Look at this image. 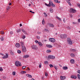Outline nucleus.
Listing matches in <instances>:
<instances>
[{
    "label": "nucleus",
    "instance_id": "49530a36",
    "mask_svg": "<svg viewBox=\"0 0 80 80\" xmlns=\"http://www.w3.org/2000/svg\"><path fill=\"white\" fill-rule=\"evenodd\" d=\"M13 32L12 31H11L10 32V34H13Z\"/></svg>",
    "mask_w": 80,
    "mask_h": 80
},
{
    "label": "nucleus",
    "instance_id": "f3484780",
    "mask_svg": "<svg viewBox=\"0 0 80 80\" xmlns=\"http://www.w3.org/2000/svg\"><path fill=\"white\" fill-rule=\"evenodd\" d=\"M70 62L71 63H72V64H73V63H75V61H74V60L73 59H71L70 60Z\"/></svg>",
    "mask_w": 80,
    "mask_h": 80
},
{
    "label": "nucleus",
    "instance_id": "9d476101",
    "mask_svg": "<svg viewBox=\"0 0 80 80\" xmlns=\"http://www.w3.org/2000/svg\"><path fill=\"white\" fill-rule=\"evenodd\" d=\"M32 49H34V50H35L36 49H37V47L36 46L33 45L32 46Z\"/></svg>",
    "mask_w": 80,
    "mask_h": 80
},
{
    "label": "nucleus",
    "instance_id": "e2e57ef3",
    "mask_svg": "<svg viewBox=\"0 0 80 80\" xmlns=\"http://www.w3.org/2000/svg\"><path fill=\"white\" fill-rule=\"evenodd\" d=\"M59 67H62V65H60V64H59Z\"/></svg>",
    "mask_w": 80,
    "mask_h": 80
},
{
    "label": "nucleus",
    "instance_id": "f03ea898",
    "mask_svg": "<svg viewBox=\"0 0 80 80\" xmlns=\"http://www.w3.org/2000/svg\"><path fill=\"white\" fill-rule=\"evenodd\" d=\"M60 38H62V39H65V38H67V35L66 34H61L60 35Z\"/></svg>",
    "mask_w": 80,
    "mask_h": 80
},
{
    "label": "nucleus",
    "instance_id": "c756f323",
    "mask_svg": "<svg viewBox=\"0 0 80 80\" xmlns=\"http://www.w3.org/2000/svg\"><path fill=\"white\" fill-rule=\"evenodd\" d=\"M55 58V57L54 56H52L51 57V59H54V58Z\"/></svg>",
    "mask_w": 80,
    "mask_h": 80
},
{
    "label": "nucleus",
    "instance_id": "5701e85b",
    "mask_svg": "<svg viewBox=\"0 0 80 80\" xmlns=\"http://www.w3.org/2000/svg\"><path fill=\"white\" fill-rule=\"evenodd\" d=\"M26 73V72L24 71H22L21 72V73L22 74H23V73Z\"/></svg>",
    "mask_w": 80,
    "mask_h": 80
},
{
    "label": "nucleus",
    "instance_id": "052dcab7",
    "mask_svg": "<svg viewBox=\"0 0 80 80\" xmlns=\"http://www.w3.org/2000/svg\"><path fill=\"white\" fill-rule=\"evenodd\" d=\"M9 5H10H10H12V3H10L9 4Z\"/></svg>",
    "mask_w": 80,
    "mask_h": 80
},
{
    "label": "nucleus",
    "instance_id": "680f3d73",
    "mask_svg": "<svg viewBox=\"0 0 80 80\" xmlns=\"http://www.w3.org/2000/svg\"><path fill=\"white\" fill-rule=\"evenodd\" d=\"M22 24H20V27H22Z\"/></svg>",
    "mask_w": 80,
    "mask_h": 80
},
{
    "label": "nucleus",
    "instance_id": "6e6d98bb",
    "mask_svg": "<svg viewBox=\"0 0 80 80\" xmlns=\"http://www.w3.org/2000/svg\"><path fill=\"white\" fill-rule=\"evenodd\" d=\"M78 73H80V70H78Z\"/></svg>",
    "mask_w": 80,
    "mask_h": 80
},
{
    "label": "nucleus",
    "instance_id": "13d9d810",
    "mask_svg": "<svg viewBox=\"0 0 80 80\" xmlns=\"http://www.w3.org/2000/svg\"><path fill=\"white\" fill-rule=\"evenodd\" d=\"M42 65H40L39 66V68H41V67Z\"/></svg>",
    "mask_w": 80,
    "mask_h": 80
},
{
    "label": "nucleus",
    "instance_id": "5fc2aeb1",
    "mask_svg": "<svg viewBox=\"0 0 80 80\" xmlns=\"http://www.w3.org/2000/svg\"><path fill=\"white\" fill-rule=\"evenodd\" d=\"M52 56H48V58H52Z\"/></svg>",
    "mask_w": 80,
    "mask_h": 80
},
{
    "label": "nucleus",
    "instance_id": "72a5a7b5",
    "mask_svg": "<svg viewBox=\"0 0 80 80\" xmlns=\"http://www.w3.org/2000/svg\"><path fill=\"white\" fill-rule=\"evenodd\" d=\"M0 71L2 72L3 71V69L2 67H0Z\"/></svg>",
    "mask_w": 80,
    "mask_h": 80
},
{
    "label": "nucleus",
    "instance_id": "603ef678",
    "mask_svg": "<svg viewBox=\"0 0 80 80\" xmlns=\"http://www.w3.org/2000/svg\"><path fill=\"white\" fill-rule=\"evenodd\" d=\"M38 34H41L42 33V32H38Z\"/></svg>",
    "mask_w": 80,
    "mask_h": 80
},
{
    "label": "nucleus",
    "instance_id": "bb28decb",
    "mask_svg": "<svg viewBox=\"0 0 80 80\" xmlns=\"http://www.w3.org/2000/svg\"><path fill=\"white\" fill-rule=\"evenodd\" d=\"M48 61H46L44 62V64L45 65H47V64H48Z\"/></svg>",
    "mask_w": 80,
    "mask_h": 80
},
{
    "label": "nucleus",
    "instance_id": "69168bd1",
    "mask_svg": "<svg viewBox=\"0 0 80 80\" xmlns=\"http://www.w3.org/2000/svg\"><path fill=\"white\" fill-rule=\"evenodd\" d=\"M78 7H79V8H80V4H79L78 5Z\"/></svg>",
    "mask_w": 80,
    "mask_h": 80
},
{
    "label": "nucleus",
    "instance_id": "7ed1b4c3",
    "mask_svg": "<svg viewBox=\"0 0 80 80\" xmlns=\"http://www.w3.org/2000/svg\"><path fill=\"white\" fill-rule=\"evenodd\" d=\"M15 64L16 66L17 67H21V66H22V64L21 63L18 61H17L15 62Z\"/></svg>",
    "mask_w": 80,
    "mask_h": 80
},
{
    "label": "nucleus",
    "instance_id": "6ab92c4d",
    "mask_svg": "<svg viewBox=\"0 0 80 80\" xmlns=\"http://www.w3.org/2000/svg\"><path fill=\"white\" fill-rule=\"evenodd\" d=\"M50 11L51 13H53V10L52 8H50Z\"/></svg>",
    "mask_w": 80,
    "mask_h": 80
},
{
    "label": "nucleus",
    "instance_id": "a878e982",
    "mask_svg": "<svg viewBox=\"0 0 80 80\" xmlns=\"http://www.w3.org/2000/svg\"><path fill=\"white\" fill-rule=\"evenodd\" d=\"M0 34L3 35V34H4V32H3V31H0Z\"/></svg>",
    "mask_w": 80,
    "mask_h": 80
},
{
    "label": "nucleus",
    "instance_id": "ea45409f",
    "mask_svg": "<svg viewBox=\"0 0 80 80\" xmlns=\"http://www.w3.org/2000/svg\"><path fill=\"white\" fill-rule=\"evenodd\" d=\"M78 77L79 79H80V75L79 74H78Z\"/></svg>",
    "mask_w": 80,
    "mask_h": 80
},
{
    "label": "nucleus",
    "instance_id": "bf43d9fd",
    "mask_svg": "<svg viewBox=\"0 0 80 80\" xmlns=\"http://www.w3.org/2000/svg\"><path fill=\"white\" fill-rule=\"evenodd\" d=\"M28 70H30V69L29 68H28Z\"/></svg>",
    "mask_w": 80,
    "mask_h": 80
},
{
    "label": "nucleus",
    "instance_id": "f704fd0d",
    "mask_svg": "<svg viewBox=\"0 0 80 80\" xmlns=\"http://www.w3.org/2000/svg\"><path fill=\"white\" fill-rule=\"evenodd\" d=\"M67 2H68V4L69 5H70V6H72V4H71V3H70V2L68 1Z\"/></svg>",
    "mask_w": 80,
    "mask_h": 80
},
{
    "label": "nucleus",
    "instance_id": "4468645a",
    "mask_svg": "<svg viewBox=\"0 0 80 80\" xmlns=\"http://www.w3.org/2000/svg\"><path fill=\"white\" fill-rule=\"evenodd\" d=\"M38 44L39 45V47H42V46L43 45V44L42 43V42H39Z\"/></svg>",
    "mask_w": 80,
    "mask_h": 80
},
{
    "label": "nucleus",
    "instance_id": "79ce46f5",
    "mask_svg": "<svg viewBox=\"0 0 80 80\" xmlns=\"http://www.w3.org/2000/svg\"><path fill=\"white\" fill-rule=\"evenodd\" d=\"M29 12H31V13H35L34 12H33L32 11L30 10L29 11Z\"/></svg>",
    "mask_w": 80,
    "mask_h": 80
},
{
    "label": "nucleus",
    "instance_id": "c85d7f7f",
    "mask_svg": "<svg viewBox=\"0 0 80 80\" xmlns=\"http://www.w3.org/2000/svg\"><path fill=\"white\" fill-rule=\"evenodd\" d=\"M42 24L43 25H44L45 24V20L44 19H43L42 21Z\"/></svg>",
    "mask_w": 80,
    "mask_h": 80
},
{
    "label": "nucleus",
    "instance_id": "0eeeda50",
    "mask_svg": "<svg viewBox=\"0 0 80 80\" xmlns=\"http://www.w3.org/2000/svg\"><path fill=\"white\" fill-rule=\"evenodd\" d=\"M49 40L52 42H55V39L53 38H50Z\"/></svg>",
    "mask_w": 80,
    "mask_h": 80
},
{
    "label": "nucleus",
    "instance_id": "6e6552de",
    "mask_svg": "<svg viewBox=\"0 0 80 80\" xmlns=\"http://www.w3.org/2000/svg\"><path fill=\"white\" fill-rule=\"evenodd\" d=\"M8 57V54L6 53V55L2 57L3 59H5V58H7Z\"/></svg>",
    "mask_w": 80,
    "mask_h": 80
},
{
    "label": "nucleus",
    "instance_id": "a18cd8bd",
    "mask_svg": "<svg viewBox=\"0 0 80 80\" xmlns=\"http://www.w3.org/2000/svg\"><path fill=\"white\" fill-rule=\"evenodd\" d=\"M45 75L46 76V77H48V73H45Z\"/></svg>",
    "mask_w": 80,
    "mask_h": 80
},
{
    "label": "nucleus",
    "instance_id": "4c0bfd02",
    "mask_svg": "<svg viewBox=\"0 0 80 80\" xmlns=\"http://www.w3.org/2000/svg\"><path fill=\"white\" fill-rule=\"evenodd\" d=\"M1 41H3V40H4V38H3V37H2L1 38Z\"/></svg>",
    "mask_w": 80,
    "mask_h": 80
},
{
    "label": "nucleus",
    "instance_id": "473e14b6",
    "mask_svg": "<svg viewBox=\"0 0 80 80\" xmlns=\"http://www.w3.org/2000/svg\"><path fill=\"white\" fill-rule=\"evenodd\" d=\"M17 52H18V53H19V54L21 53V51H20V50L18 51Z\"/></svg>",
    "mask_w": 80,
    "mask_h": 80
},
{
    "label": "nucleus",
    "instance_id": "864d4df0",
    "mask_svg": "<svg viewBox=\"0 0 80 80\" xmlns=\"http://www.w3.org/2000/svg\"><path fill=\"white\" fill-rule=\"evenodd\" d=\"M25 36H24L23 37H22V38L23 39H24V38H25Z\"/></svg>",
    "mask_w": 80,
    "mask_h": 80
},
{
    "label": "nucleus",
    "instance_id": "0e129e2a",
    "mask_svg": "<svg viewBox=\"0 0 80 80\" xmlns=\"http://www.w3.org/2000/svg\"><path fill=\"white\" fill-rule=\"evenodd\" d=\"M29 7H30V6H31V4H29Z\"/></svg>",
    "mask_w": 80,
    "mask_h": 80
},
{
    "label": "nucleus",
    "instance_id": "2f4dec72",
    "mask_svg": "<svg viewBox=\"0 0 80 80\" xmlns=\"http://www.w3.org/2000/svg\"><path fill=\"white\" fill-rule=\"evenodd\" d=\"M35 43H38V44L40 42H39L37 40H35Z\"/></svg>",
    "mask_w": 80,
    "mask_h": 80
},
{
    "label": "nucleus",
    "instance_id": "4be33fe9",
    "mask_svg": "<svg viewBox=\"0 0 80 80\" xmlns=\"http://www.w3.org/2000/svg\"><path fill=\"white\" fill-rule=\"evenodd\" d=\"M49 27H52V28L54 27V25L53 24H49Z\"/></svg>",
    "mask_w": 80,
    "mask_h": 80
},
{
    "label": "nucleus",
    "instance_id": "de8ad7c7",
    "mask_svg": "<svg viewBox=\"0 0 80 80\" xmlns=\"http://www.w3.org/2000/svg\"><path fill=\"white\" fill-rule=\"evenodd\" d=\"M63 22L64 23L65 22V18H63Z\"/></svg>",
    "mask_w": 80,
    "mask_h": 80
},
{
    "label": "nucleus",
    "instance_id": "58836bf2",
    "mask_svg": "<svg viewBox=\"0 0 80 80\" xmlns=\"http://www.w3.org/2000/svg\"><path fill=\"white\" fill-rule=\"evenodd\" d=\"M49 66L51 68H52V67H53V66L52 64H50Z\"/></svg>",
    "mask_w": 80,
    "mask_h": 80
},
{
    "label": "nucleus",
    "instance_id": "c03bdc74",
    "mask_svg": "<svg viewBox=\"0 0 80 80\" xmlns=\"http://www.w3.org/2000/svg\"><path fill=\"white\" fill-rule=\"evenodd\" d=\"M37 39H40V37L38 36H37Z\"/></svg>",
    "mask_w": 80,
    "mask_h": 80
},
{
    "label": "nucleus",
    "instance_id": "3c124183",
    "mask_svg": "<svg viewBox=\"0 0 80 80\" xmlns=\"http://www.w3.org/2000/svg\"><path fill=\"white\" fill-rule=\"evenodd\" d=\"M54 67L55 68L56 70H57V67L56 66H54Z\"/></svg>",
    "mask_w": 80,
    "mask_h": 80
},
{
    "label": "nucleus",
    "instance_id": "8fccbe9b",
    "mask_svg": "<svg viewBox=\"0 0 80 80\" xmlns=\"http://www.w3.org/2000/svg\"><path fill=\"white\" fill-rule=\"evenodd\" d=\"M23 33H25V34H27V31H25Z\"/></svg>",
    "mask_w": 80,
    "mask_h": 80
},
{
    "label": "nucleus",
    "instance_id": "2eb2a0df",
    "mask_svg": "<svg viewBox=\"0 0 80 80\" xmlns=\"http://www.w3.org/2000/svg\"><path fill=\"white\" fill-rule=\"evenodd\" d=\"M20 44L21 46H22V47L24 46L23 45H24V42H23L21 41L20 42Z\"/></svg>",
    "mask_w": 80,
    "mask_h": 80
},
{
    "label": "nucleus",
    "instance_id": "f257e3e1",
    "mask_svg": "<svg viewBox=\"0 0 80 80\" xmlns=\"http://www.w3.org/2000/svg\"><path fill=\"white\" fill-rule=\"evenodd\" d=\"M67 42L69 45H72V41L71 39L69 38H67Z\"/></svg>",
    "mask_w": 80,
    "mask_h": 80
},
{
    "label": "nucleus",
    "instance_id": "cd10ccee",
    "mask_svg": "<svg viewBox=\"0 0 80 80\" xmlns=\"http://www.w3.org/2000/svg\"><path fill=\"white\" fill-rule=\"evenodd\" d=\"M46 52H47V53H50V52H51V50H48L46 51Z\"/></svg>",
    "mask_w": 80,
    "mask_h": 80
},
{
    "label": "nucleus",
    "instance_id": "e433bc0d",
    "mask_svg": "<svg viewBox=\"0 0 80 80\" xmlns=\"http://www.w3.org/2000/svg\"><path fill=\"white\" fill-rule=\"evenodd\" d=\"M13 75L15 76V72H12Z\"/></svg>",
    "mask_w": 80,
    "mask_h": 80
},
{
    "label": "nucleus",
    "instance_id": "423d86ee",
    "mask_svg": "<svg viewBox=\"0 0 80 80\" xmlns=\"http://www.w3.org/2000/svg\"><path fill=\"white\" fill-rule=\"evenodd\" d=\"M70 13H76L77 11L75 9H73V8H71L70 9Z\"/></svg>",
    "mask_w": 80,
    "mask_h": 80
},
{
    "label": "nucleus",
    "instance_id": "9b49d317",
    "mask_svg": "<svg viewBox=\"0 0 80 80\" xmlns=\"http://www.w3.org/2000/svg\"><path fill=\"white\" fill-rule=\"evenodd\" d=\"M66 78V77L65 76H60V80H64V79H65Z\"/></svg>",
    "mask_w": 80,
    "mask_h": 80
},
{
    "label": "nucleus",
    "instance_id": "f8f14e48",
    "mask_svg": "<svg viewBox=\"0 0 80 80\" xmlns=\"http://www.w3.org/2000/svg\"><path fill=\"white\" fill-rule=\"evenodd\" d=\"M71 78H74V79H76V78H77V76L76 75H72L71 76Z\"/></svg>",
    "mask_w": 80,
    "mask_h": 80
},
{
    "label": "nucleus",
    "instance_id": "ddd939ff",
    "mask_svg": "<svg viewBox=\"0 0 80 80\" xmlns=\"http://www.w3.org/2000/svg\"><path fill=\"white\" fill-rule=\"evenodd\" d=\"M46 46L48 48H52V47H53L52 46L48 44H47L46 45Z\"/></svg>",
    "mask_w": 80,
    "mask_h": 80
},
{
    "label": "nucleus",
    "instance_id": "39448f33",
    "mask_svg": "<svg viewBox=\"0 0 80 80\" xmlns=\"http://www.w3.org/2000/svg\"><path fill=\"white\" fill-rule=\"evenodd\" d=\"M22 51L23 53L26 52H27V49H26V47L25 46H22Z\"/></svg>",
    "mask_w": 80,
    "mask_h": 80
},
{
    "label": "nucleus",
    "instance_id": "1a4fd4ad",
    "mask_svg": "<svg viewBox=\"0 0 80 80\" xmlns=\"http://www.w3.org/2000/svg\"><path fill=\"white\" fill-rule=\"evenodd\" d=\"M15 46L17 48H19L20 47V45L19 43H16Z\"/></svg>",
    "mask_w": 80,
    "mask_h": 80
},
{
    "label": "nucleus",
    "instance_id": "338daca9",
    "mask_svg": "<svg viewBox=\"0 0 80 80\" xmlns=\"http://www.w3.org/2000/svg\"><path fill=\"white\" fill-rule=\"evenodd\" d=\"M1 55H2V56H4V55L3 54H1Z\"/></svg>",
    "mask_w": 80,
    "mask_h": 80
},
{
    "label": "nucleus",
    "instance_id": "c9c22d12",
    "mask_svg": "<svg viewBox=\"0 0 80 80\" xmlns=\"http://www.w3.org/2000/svg\"><path fill=\"white\" fill-rule=\"evenodd\" d=\"M25 68H26V66H24L22 67V70H23V69H25Z\"/></svg>",
    "mask_w": 80,
    "mask_h": 80
},
{
    "label": "nucleus",
    "instance_id": "393cba45",
    "mask_svg": "<svg viewBox=\"0 0 80 80\" xmlns=\"http://www.w3.org/2000/svg\"><path fill=\"white\" fill-rule=\"evenodd\" d=\"M54 1L56 3H60V2L58 1V0H55Z\"/></svg>",
    "mask_w": 80,
    "mask_h": 80
},
{
    "label": "nucleus",
    "instance_id": "a211bd4d",
    "mask_svg": "<svg viewBox=\"0 0 80 80\" xmlns=\"http://www.w3.org/2000/svg\"><path fill=\"white\" fill-rule=\"evenodd\" d=\"M28 57H29V55H25V56H24L23 58H28Z\"/></svg>",
    "mask_w": 80,
    "mask_h": 80
},
{
    "label": "nucleus",
    "instance_id": "09e8293b",
    "mask_svg": "<svg viewBox=\"0 0 80 80\" xmlns=\"http://www.w3.org/2000/svg\"><path fill=\"white\" fill-rule=\"evenodd\" d=\"M22 30L23 33L25 31V30H23V29H22Z\"/></svg>",
    "mask_w": 80,
    "mask_h": 80
},
{
    "label": "nucleus",
    "instance_id": "4d7b16f0",
    "mask_svg": "<svg viewBox=\"0 0 80 80\" xmlns=\"http://www.w3.org/2000/svg\"><path fill=\"white\" fill-rule=\"evenodd\" d=\"M78 22H80V19H79L78 20Z\"/></svg>",
    "mask_w": 80,
    "mask_h": 80
},
{
    "label": "nucleus",
    "instance_id": "b1692460",
    "mask_svg": "<svg viewBox=\"0 0 80 80\" xmlns=\"http://www.w3.org/2000/svg\"><path fill=\"white\" fill-rule=\"evenodd\" d=\"M56 18L58 20H59V21H62V20H61V19L60 18H58V17H56Z\"/></svg>",
    "mask_w": 80,
    "mask_h": 80
},
{
    "label": "nucleus",
    "instance_id": "37998d69",
    "mask_svg": "<svg viewBox=\"0 0 80 80\" xmlns=\"http://www.w3.org/2000/svg\"><path fill=\"white\" fill-rule=\"evenodd\" d=\"M10 6H8L7 7V10H8V9H10Z\"/></svg>",
    "mask_w": 80,
    "mask_h": 80
},
{
    "label": "nucleus",
    "instance_id": "774afa93",
    "mask_svg": "<svg viewBox=\"0 0 80 80\" xmlns=\"http://www.w3.org/2000/svg\"><path fill=\"white\" fill-rule=\"evenodd\" d=\"M55 35H57V33H56L55 34Z\"/></svg>",
    "mask_w": 80,
    "mask_h": 80
},
{
    "label": "nucleus",
    "instance_id": "7c9ffc66",
    "mask_svg": "<svg viewBox=\"0 0 80 80\" xmlns=\"http://www.w3.org/2000/svg\"><path fill=\"white\" fill-rule=\"evenodd\" d=\"M20 31H21V29H18V30H17V33H18V32H20Z\"/></svg>",
    "mask_w": 80,
    "mask_h": 80
},
{
    "label": "nucleus",
    "instance_id": "aec40b11",
    "mask_svg": "<svg viewBox=\"0 0 80 80\" xmlns=\"http://www.w3.org/2000/svg\"><path fill=\"white\" fill-rule=\"evenodd\" d=\"M63 70H67L68 68L66 67H64L62 68Z\"/></svg>",
    "mask_w": 80,
    "mask_h": 80
},
{
    "label": "nucleus",
    "instance_id": "20e7f679",
    "mask_svg": "<svg viewBox=\"0 0 80 80\" xmlns=\"http://www.w3.org/2000/svg\"><path fill=\"white\" fill-rule=\"evenodd\" d=\"M49 4H46L47 6H48V7H51V6H52V7H55V5L52 2L50 1H49Z\"/></svg>",
    "mask_w": 80,
    "mask_h": 80
},
{
    "label": "nucleus",
    "instance_id": "a19ab883",
    "mask_svg": "<svg viewBox=\"0 0 80 80\" xmlns=\"http://www.w3.org/2000/svg\"><path fill=\"white\" fill-rule=\"evenodd\" d=\"M44 15L45 16V17H47V14H46L45 12H44Z\"/></svg>",
    "mask_w": 80,
    "mask_h": 80
},
{
    "label": "nucleus",
    "instance_id": "412c9836",
    "mask_svg": "<svg viewBox=\"0 0 80 80\" xmlns=\"http://www.w3.org/2000/svg\"><path fill=\"white\" fill-rule=\"evenodd\" d=\"M70 55L71 57H72V58H74V57H75V55H74L73 53H71Z\"/></svg>",
    "mask_w": 80,
    "mask_h": 80
},
{
    "label": "nucleus",
    "instance_id": "dca6fc26",
    "mask_svg": "<svg viewBox=\"0 0 80 80\" xmlns=\"http://www.w3.org/2000/svg\"><path fill=\"white\" fill-rule=\"evenodd\" d=\"M26 76L29 78H32V76L30 74H27Z\"/></svg>",
    "mask_w": 80,
    "mask_h": 80
}]
</instances>
